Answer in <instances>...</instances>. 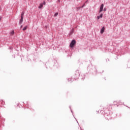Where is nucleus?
I'll list each match as a JSON object with an SVG mask.
<instances>
[{
  "label": "nucleus",
  "instance_id": "1",
  "mask_svg": "<svg viewBox=\"0 0 130 130\" xmlns=\"http://www.w3.org/2000/svg\"><path fill=\"white\" fill-rule=\"evenodd\" d=\"M75 45H76V40H73L71 42V43L70 45V47L73 48V47H74V46H75Z\"/></svg>",
  "mask_w": 130,
  "mask_h": 130
},
{
  "label": "nucleus",
  "instance_id": "2",
  "mask_svg": "<svg viewBox=\"0 0 130 130\" xmlns=\"http://www.w3.org/2000/svg\"><path fill=\"white\" fill-rule=\"evenodd\" d=\"M45 2H44L43 3H41L40 6H39V9H41L43 7V6L45 5Z\"/></svg>",
  "mask_w": 130,
  "mask_h": 130
},
{
  "label": "nucleus",
  "instance_id": "3",
  "mask_svg": "<svg viewBox=\"0 0 130 130\" xmlns=\"http://www.w3.org/2000/svg\"><path fill=\"white\" fill-rule=\"evenodd\" d=\"M104 4H102L101 5L99 13H101V12H102V11H103V8H104Z\"/></svg>",
  "mask_w": 130,
  "mask_h": 130
},
{
  "label": "nucleus",
  "instance_id": "4",
  "mask_svg": "<svg viewBox=\"0 0 130 130\" xmlns=\"http://www.w3.org/2000/svg\"><path fill=\"white\" fill-rule=\"evenodd\" d=\"M105 30V28L104 27H103L101 29V34H103V33H104Z\"/></svg>",
  "mask_w": 130,
  "mask_h": 130
},
{
  "label": "nucleus",
  "instance_id": "5",
  "mask_svg": "<svg viewBox=\"0 0 130 130\" xmlns=\"http://www.w3.org/2000/svg\"><path fill=\"white\" fill-rule=\"evenodd\" d=\"M103 17V14H101L100 16H97L98 20H99L100 18H102Z\"/></svg>",
  "mask_w": 130,
  "mask_h": 130
},
{
  "label": "nucleus",
  "instance_id": "6",
  "mask_svg": "<svg viewBox=\"0 0 130 130\" xmlns=\"http://www.w3.org/2000/svg\"><path fill=\"white\" fill-rule=\"evenodd\" d=\"M23 17L21 16V19H20V20L19 21V24H22V23H23Z\"/></svg>",
  "mask_w": 130,
  "mask_h": 130
},
{
  "label": "nucleus",
  "instance_id": "7",
  "mask_svg": "<svg viewBox=\"0 0 130 130\" xmlns=\"http://www.w3.org/2000/svg\"><path fill=\"white\" fill-rule=\"evenodd\" d=\"M14 35H15V30H12L10 32V35L12 36Z\"/></svg>",
  "mask_w": 130,
  "mask_h": 130
},
{
  "label": "nucleus",
  "instance_id": "8",
  "mask_svg": "<svg viewBox=\"0 0 130 130\" xmlns=\"http://www.w3.org/2000/svg\"><path fill=\"white\" fill-rule=\"evenodd\" d=\"M27 28H28V27L27 26H25L23 28V31H25V30H27Z\"/></svg>",
  "mask_w": 130,
  "mask_h": 130
},
{
  "label": "nucleus",
  "instance_id": "9",
  "mask_svg": "<svg viewBox=\"0 0 130 130\" xmlns=\"http://www.w3.org/2000/svg\"><path fill=\"white\" fill-rule=\"evenodd\" d=\"M57 15H58V13H56L54 14V17H56V16H57Z\"/></svg>",
  "mask_w": 130,
  "mask_h": 130
},
{
  "label": "nucleus",
  "instance_id": "10",
  "mask_svg": "<svg viewBox=\"0 0 130 130\" xmlns=\"http://www.w3.org/2000/svg\"><path fill=\"white\" fill-rule=\"evenodd\" d=\"M24 12H22L21 13V17H23V15H24Z\"/></svg>",
  "mask_w": 130,
  "mask_h": 130
},
{
  "label": "nucleus",
  "instance_id": "11",
  "mask_svg": "<svg viewBox=\"0 0 130 130\" xmlns=\"http://www.w3.org/2000/svg\"><path fill=\"white\" fill-rule=\"evenodd\" d=\"M106 10H107L106 8H105L104 9V12H106Z\"/></svg>",
  "mask_w": 130,
  "mask_h": 130
},
{
  "label": "nucleus",
  "instance_id": "12",
  "mask_svg": "<svg viewBox=\"0 0 130 130\" xmlns=\"http://www.w3.org/2000/svg\"><path fill=\"white\" fill-rule=\"evenodd\" d=\"M58 3H60V0H58Z\"/></svg>",
  "mask_w": 130,
  "mask_h": 130
},
{
  "label": "nucleus",
  "instance_id": "13",
  "mask_svg": "<svg viewBox=\"0 0 130 130\" xmlns=\"http://www.w3.org/2000/svg\"><path fill=\"white\" fill-rule=\"evenodd\" d=\"M22 27H23V25H21V28H22Z\"/></svg>",
  "mask_w": 130,
  "mask_h": 130
}]
</instances>
